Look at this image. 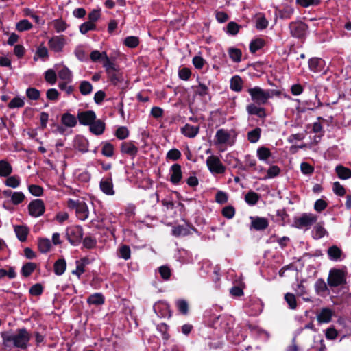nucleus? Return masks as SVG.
Segmentation results:
<instances>
[{"label":"nucleus","instance_id":"obj_23","mask_svg":"<svg viewBox=\"0 0 351 351\" xmlns=\"http://www.w3.org/2000/svg\"><path fill=\"white\" fill-rule=\"evenodd\" d=\"M256 156L259 160L268 163V160L271 156V152L268 147L261 146L257 149Z\"/></svg>","mask_w":351,"mask_h":351},{"label":"nucleus","instance_id":"obj_30","mask_svg":"<svg viewBox=\"0 0 351 351\" xmlns=\"http://www.w3.org/2000/svg\"><path fill=\"white\" fill-rule=\"evenodd\" d=\"M243 86V81L239 75L233 76L230 80V89L235 92H241Z\"/></svg>","mask_w":351,"mask_h":351},{"label":"nucleus","instance_id":"obj_45","mask_svg":"<svg viewBox=\"0 0 351 351\" xmlns=\"http://www.w3.org/2000/svg\"><path fill=\"white\" fill-rule=\"evenodd\" d=\"M259 200V195L254 191H249L245 196V201L250 206L255 205Z\"/></svg>","mask_w":351,"mask_h":351},{"label":"nucleus","instance_id":"obj_5","mask_svg":"<svg viewBox=\"0 0 351 351\" xmlns=\"http://www.w3.org/2000/svg\"><path fill=\"white\" fill-rule=\"evenodd\" d=\"M206 166L213 175L223 174L226 171V167L223 165L219 158L215 155H211L206 158Z\"/></svg>","mask_w":351,"mask_h":351},{"label":"nucleus","instance_id":"obj_47","mask_svg":"<svg viewBox=\"0 0 351 351\" xmlns=\"http://www.w3.org/2000/svg\"><path fill=\"white\" fill-rule=\"evenodd\" d=\"M52 24L57 33L63 32L68 27V25L62 19H56L53 21Z\"/></svg>","mask_w":351,"mask_h":351},{"label":"nucleus","instance_id":"obj_7","mask_svg":"<svg viewBox=\"0 0 351 351\" xmlns=\"http://www.w3.org/2000/svg\"><path fill=\"white\" fill-rule=\"evenodd\" d=\"M317 220V217L311 213H304L294 219V226L298 228H308Z\"/></svg>","mask_w":351,"mask_h":351},{"label":"nucleus","instance_id":"obj_3","mask_svg":"<svg viewBox=\"0 0 351 351\" xmlns=\"http://www.w3.org/2000/svg\"><path fill=\"white\" fill-rule=\"evenodd\" d=\"M247 93L251 97L252 100L258 105H264L267 101L279 93L274 89H263L260 86H254L247 89Z\"/></svg>","mask_w":351,"mask_h":351},{"label":"nucleus","instance_id":"obj_32","mask_svg":"<svg viewBox=\"0 0 351 351\" xmlns=\"http://www.w3.org/2000/svg\"><path fill=\"white\" fill-rule=\"evenodd\" d=\"M108 78L112 84L114 85H117L119 82H122L123 80V77L122 73L115 69L112 71H109L108 73Z\"/></svg>","mask_w":351,"mask_h":351},{"label":"nucleus","instance_id":"obj_25","mask_svg":"<svg viewBox=\"0 0 351 351\" xmlns=\"http://www.w3.org/2000/svg\"><path fill=\"white\" fill-rule=\"evenodd\" d=\"M251 226L256 230H263L267 228L268 221L265 218L256 217L252 219Z\"/></svg>","mask_w":351,"mask_h":351},{"label":"nucleus","instance_id":"obj_48","mask_svg":"<svg viewBox=\"0 0 351 351\" xmlns=\"http://www.w3.org/2000/svg\"><path fill=\"white\" fill-rule=\"evenodd\" d=\"M265 45V41L262 38H256L250 43V50L252 53H255L261 49Z\"/></svg>","mask_w":351,"mask_h":351},{"label":"nucleus","instance_id":"obj_28","mask_svg":"<svg viewBox=\"0 0 351 351\" xmlns=\"http://www.w3.org/2000/svg\"><path fill=\"white\" fill-rule=\"evenodd\" d=\"M61 122L66 127L73 128L77 124V119L74 115L67 112L62 114Z\"/></svg>","mask_w":351,"mask_h":351},{"label":"nucleus","instance_id":"obj_44","mask_svg":"<svg viewBox=\"0 0 351 351\" xmlns=\"http://www.w3.org/2000/svg\"><path fill=\"white\" fill-rule=\"evenodd\" d=\"M36 267V265L34 263H27L22 267L21 274L25 277H28L34 272Z\"/></svg>","mask_w":351,"mask_h":351},{"label":"nucleus","instance_id":"obj_62","mask_svg":"<svg viewBox=\"0 0 351 351\" xmlns=\"http://www.w3.org/2000/svg\"><path fill=\"white\" fill-rule=\"evenodd\" d=\"M268 26V21L266 18L260 15L257 17L256 21V28L260 30L265 29Z\"/></svg>","mask_w":351,"mask_h":351},{"label":"nucleus","instance_id":"obj_40","mask_svg":"<svg viewBox=\"0 0 351 351\" xmlns=\"http://www.w3.org/2000/svg\"><path fill=\"white\" fill-rule=\"evenodd\" d=\"M261 134V129L260 128H256L247 132V140L252 143H256L259 141Z\"/></svg>","mask_w":351,"mask_h":351},{"label":"nucleus","instance_id":"obj_61","mask_svg":"<svg viewBox=\"0 0 351 351\" xmlns=\"http://www.w3.org/2000/svg\"><path fill=\"white\" fill-rule=\"evenodd\" d=\"M222 215L228 219H232L235 215V209L232 206H227L223 208L221 210Z\"/></svg>","mask_w":351,"mask_h":351},{"label":"nucleus","instance_id":"obj_58","mask_svg":"<svg viewBox=\"0 0 351 351\" xmlns=\"http://www.w3.org/2000/svg\"><path fill=\"white\" fill-rule=\"evenodd\" d=\"M157 330L162 334V339L165 341H167L170 335L168 333L169 331V326L165 323H161L157 326Z\"/></svg>","mask_w":351,"mask_h":351},{"label":"nucleus","instance_id":"obj_56","mask_svg":"<svg viewBox=\"0 0 351 351\" xmlns=\"http://www.w3.org/2000/svg\"><path fill=\"white\" fill-rule=\"evenodd\" d=\"M285 300L289 305V308L295 309L297 302L295 296L293 293H287L285 295Z\"/></svg>","mask_w":351,"mask_h":351},{"label":"nucleus","instance_id":"obj_54","mask_svg":"<svg viewBox=\"0 0 351 351\" xmlns=\"http://www.w3.org/2000/svg\"><path fill=\"white\" fill-rule=\"evenodd\" d=\"M240 28L241 25L235 22L231 21L227 25L226 32L230 35L235 36L239 32Z\"/></svg>","mask_w":351,"mask_h":351},{"label":"nucleus","instance_id":"obj_42","mask_svg":"<svg viewBox=\"0 0 351 351\" xmlns=\"http://www.w3.org/2000/svg\"><path fill=\"white\" fill-rule=\"evenodd\" d=\"M280 173V169L277 165H271L269 167V169L266 171V174L264 176L263 179H271L277 177Z\"/></svg>","mask_w":351,"mask_h":351},{"label":"nucleus","instance_id":"obj_22","mask_svg":"<svg viewBox=\"0 0 351 351\" xmlns=\"http://www.w3.org/2000/svg\"><path fill=\"white\" fill-rule=\"evenodd\" d=\"M12 166L8 160H0V178L8 177L12 173Z\"/></svg>","mask_w":351,"mask_h":351},{"label":"nucleus","instance_id":"obj_17","mask_svg":"<svg viewBox=\"0 0 351 351\" xmlns=\"http://www.w3.org/2000/svg\"><path fill=\"white\" fill-rule=\"evenodd\" d=\"M121 152L126 154L134 158L138 152V147L134 145L133 141H125L121 144Z\"/></svg>","mask_w":351,"mask_h":351},{"label":"nucleus","instance_id":"obj_34","mask_svg":"<svg viewBox=\"0 0 351 351\" xmlns=\"http://www.w3.org/2000/svg\"><path fill=\"white\" fill-rule=\"evenodd\" d=\"M101 145V154L108 158L112 157L114 152V145L108 141L103 142Z\"/></svg>","mask_w":351,"mask_h":351},{"label":"nucleus","instance_id":"obj_13","mask_svg":"<svg viewBox=\"0 0 351 351\" xmlns=\"http://www.w3.org/2000/svg\"><path fill=\"white\" fill-rule=\"evenodd\" d=\"M99 188L106 195L112 196L115 194L112 179L110 177L102 178L99 182Z\"/></svg>","mask_w":351,"mask_h":351},{"label":"nucleus","instance_id":"obj_63","mask_svg":"<svg viewBox=\"0 0 351 351\" xmlns=\"http://www.w3.org/2000/svg\"><path fill=\"white\" fill-rule=\"evenodd\" d=\"M57 75L53 69H48L45 73L46 82L50 84H54L56 82Z\"/></svg>","mask_w":351,"mask_h":351},{"label":"nucleus","instance_id":"obj_8","mask_svg":"<svg viewBox=\"0 0 351 351\" xmlns=\"http://www.w3.org/2000/svg\"><path fill=\"white\" fill-rule=\"evenodd\" d=\"M66 44V40L64 35L53 36L48 41L49 49L56 53L62 52Z\"/></svg>","mask_w":351,"mask_h":351},{"label":"nucleus","instance_id":"obj_27","mask_svg":"<svg viewBox=\"0 0 351 351\" xmlns=\"http://www.w3.org/2000/svg\"><path fill=\"white\" fill-rule=\"evenodd\" d=\"M4 184L10 188L16 189L21 185V178L18 175L9 176L5 177Z\"/></svg>","mask_w":351,"mask_h":351},{"label":"nucleus","instance_id":"obj_15","mask_svg":"<svg viewBox=\"0 0 351 351\" xmlns=\"http://www.w3.org/2000/svg\"><path fill=\"white\" fill-rule=\"evenodd\" d=\"M326 63L319 58H312L308 60V68L313 73H320L324 71Z\"/></svg>","mask_w":351,"mask_h":351},{"label":"nucleus","instance_id":"obj_31","mask_svg":"<svg viewBox=\"0 0 351 351\" xmlns=\"http://www.w3.org/2000/svg\"><path fill=\"white\" fill-rule=\"evenodd\" d=\"M66 268V263L64 258L58 259L53 265L54 273L57 276H62Z\"/></svg>","mask_w":351,"mask_h":351},{"label":"nucleus","instance_id":"obj_43","mask_svg":"<svg viewBox=\"0 0 351 351\" xmlns=\"http://www.w3.org/2000/svg\"><path fill=\"white\" fill-rule=\"evenodd\" d=\"M32 27V24L27 19L21 20L16 24V29L20 32L29 30Z\"/></svg>","mask_w":351,"mask_h":351},{"label":"nucleus","instance_id":"obj_50","mask_svg":"<svg viewBox=\"0 0 351 351\" xmlns=\"http://www.w3.org/2000/svg\"><path fill=\"white\" fill-rule=\"evenodd\" d=\"M119 256L124 260H128L131 256V250L129 246L123 245L120 246L118 251Z\"/></svg>","mask_w":351,"mask_h":351},{"label":"nucleus","instance_id":"obj_14","mask_svg":"<svg viewBox=\"0 0 351 351\" xmlns=\"http://www.w3.org/2000/svg\"><path fill=\"white\" fill-rule=\"evenodd\" d=\"M170 181L173 184H178L182 178L181 165L173 164L170 168Z\"/></svg>","mask_w":351,"mask_h":351},{"label":"nucleus","instance_id":"obj_51","mask_svg":"<svg viewBox=\"0 0 351 351\" xmlns=\"http://www.w3.org/2000/svg\"><path fill=\"white\" fill-rule=\"evenodd\" d=\"M123 43L130 48H135L139 44V38L137 36H130L124 39Z\"/></svg>","mask_w":351,"mask_h":351},{"label":"nucleus","instance_id":"obj_12","mask_svg":"<svg viewBox=\"0 0 351 351\" xmlns=\"http://www.w3.org/2000/svg\"><path fill=\"white\" fill-rule=\"evenodd\" d=\"M96 118V114L93 110L82 111L77 114V119L80 123L83 125L89 126Z\"/></svg>","mask_w":351,"mask_h":351},{"label":"nucleus","instance_id":"obj_10","mask_svg":"<svg viewBox=\"0 0 351 351\" xmlns=\"http://www.w3.org/2000/svg\"><path fill=\"white\" fill-rule=\"evenodd\" d=\"M344 273L339 269L331 270L328 278V283L330 287H337L345 282Z\"/></svg>","mask_w":351,"mask_h":351},{"label":"nucleus","instance_id":"obj_49","mask_svg":"<svg viewBox=\"0 0 351 351\" xmlns=\"http://www.w3.org/2000/svg\"><path fill=\"white\" fill-rule=\"evenodd\" d=\"M79 89L82 95H87L92 92L93 86L89 82L84 80L81 82Z\"/></svg>","mask_w":351,"mask_h":351},{"label":"nucleus","instance_id":"obj_57","mask_svg":"<svg viewBox=\"0 0 351 351\" xmlns=\"http://www.w3.org/2000/svg\"><path fill=\"white\" fill-rule=\"evenodd\" d=\"M316 292L319 295H323L327 290L326 282L322 279H318L315 285Z\"/></svg>","mask_w":351,"mask_h":351},{"label":"nucleus","instance_id":"obj_2","mask_svg":"<svg viewBox=\"0 0 351 351\" xmlns=\"http://www.w3.org/2000/svg\"><path fill=\"white\" fill-rule=\"evenodd\" d=\"M237 134L234 130L219 129L214 136V145L221 151H225L228 147L235 144Z\"/></svg>","mask_w":351,"mask_h":351},{"label":"nucleus","instance_id":"obj_39","mask_svg":"<svg viewBox=\"0 0 351 351\" xmlns=\"http://www.w3.org/2000/svg\"><path fill=\"white\" fill-rule=\"evenodd\" d=\"M76 269L72 271V274L76 275L78 278H80L82 274L85 271V265L87 263L86 258H82L80 261H76Z\"/></svg>","mask_w":351,"mask_h":351},{"label":"nucleus","instance_id":"obj_24","mask_svg":"<svg viewBox=\"0 0 351 351\" xmlns=\"http://www.w3.org/2000/svg\"><path fill=\"white\" fill-rule=\"evenodd\" d=\"M14 230L16 237L21 241H25L27 240V234L29 233L28 228L25 226H14Z\"/></svg>","mask_w":351,"mask_h":351},{"label":"nucleus","instance_id":"obj_9","mask_svg":"<svg viewBox=\"0 0 351 351\" xmlns=\"http://www.w3.org/2000/svg\"><path fill=\"white\" fill-rule=\"evenodd\" d=\"M45 207L42 199H36L32 201L28 205L29 214L34 217H38L45 213Z\"/></svg>","mask_w":351,"mask_h":351},{"label":"nucleus","instance_id":"obj_38","mask_svg":"<svg viewBox=\"0 0 351 351\" xmlns=\"http://www.w3.org/2000/svg\"><path fill=\"white\" fill-rule=\"evenodd\" d=\"M38 247L41 253H47L50 250L51 243L49 239L41 238L38 239Z\"/></svg>","mask_w":351,"mask_h":351},{"label":"nucleus","instance_id":"obj_55","mask_svg":"<svg viewBox=\"0 0 351 351\" xmlns=\"http://www.w3.org/2000/svg\"><path fill=\"white\" fill-rule=\"evenodd\" d=\"M95 29H96V25L90 21L83 23L80 26V32L82 34H86L89 31H93V30H95Z\"/></svg>","mask_w":351,"mask_h":351},{"label":"nucleus","instance_id":"obj_16","mask_svg":"<svg viewBox=\"0 0 351 351\" xmlns=\"http://www.w3.org/2000/svg\"><path fill=\"white\" fill-rule=\"evenodd\" d=\"M153 308L158 317H165L171 316L169 306L165 302H158L154 304Z\"/></svg>","mask_w":351,"mask_h":351},{"label":"nucleus","instance_id":"obj_33","mask_svg":"<svg viewBox=\"0 0 351 351\" xmlns=\"http://www.w3.org/2000/svg\"><path fill=\"white\" fill-rule=\"evenodd\" d=\"M172 234L175 237H185L189 235L190 232V230L187 226H174L172 228Z\"/></svg>","mask_w":351,"mask_h":351},{"label":"nucleus","instance_id":"obj_64","mask_svg":"<svg viewBox=\"0 0 351 351\" xmlns=\"http://www.w3.org/2000/svg\"><path fill=\"white\" fill-rule=\"evenodd\" d=\"M158 271L162 279L167 280L169 279L171 275V271L170 268L167 265H162L158 268Z\"/></svg>","mask_w":351,"mask_h":351},{"label":"nucleus","instance_id":"obj_53","mask_svg":"<svg viewBox=\"0 0 351 351\" xmlns=\"http://www.w3.org/2000/svg\"><path fill=\"white\" fill-rule=\"evenodd\" d=\"M25 198L24 193L21 191H14L11 199L10 202L14 205H18L22 203Z\"/></svg>","mask_w":351,"mask_h":351},{"label":"nucleus","instance_id":"obj_52","mask_svg":"<svg viewBox=\"0 0 351 351\" xmlns=\"http://www.w3.org/2000/svg\"><path fill=\"white\" fill-rule=\"evenodd\" d=\"M328 254L330 259L337 261L341 255V250L337 246H332L328 250Z\"/></svg>","mask_w":351,"mask_h":351},{"label":"nucleus","instance_id":"obj_46","mask_svg":"<svg viewBox=\"0 0 351 351\" xmlns=\"http://www.w3.org/2000/svg\"><path fill=\"white\" fill-rule=\"evenodd\" d=\"M49 56L48 49L46 47L40 45L39 46L36 51L35 56L34 57V60H37L38 58L45 60Z\"/></svg>","mask_w":351,"mask_h":351},{"label":"nucleus","instance_id":"obj_41","mask_svg":"<svg viewBox=\"0 0 351 351\" xmlns=\"http://www.w3.org/2000/svg\"><path fill=\"white\" fill-rule=\"evenodd\" d=\"M90 304L100 305L104 303V297L100 293H96L90 295L87 300Z\"/></svg>","mask_w":351,"mask_h":351},{"label":"nucleus","instance_id":"obj_26","mask_svg":"<svg viewBox=\"0 0 351 351\" xmlns=\"http://www.w3.org/2000/svg\"><path fill=\"white\" fill-rule=\"evenodd\" d=\"M335 172L339 179L348 180L351 178V170L343 165L336 166Z\"/></svg>","mask_w":351,"mask_h":351},{"label":"nucleus","instance_id":"obj_11","mask_svg":"<svg viewBox=\"0 0 351 351\" xmlns=\"http://www.w3.org/2000/svg\"><path fill=\"white\" fill-rule=\"evenodd\" d=\"M291 34L296 38H302L306 35L307 25L302 22H292L289 25Z\"/></svg>","mask_w":351,"mask_h":351},{"label":"nucleus","instance_id":"obj_37","mask_svg":"<svg viewBox=\"0 0 351 351\" xmlns=\"http://www.w3.org/2000/svg\"><path fill=\"white\" fill-rule=\"evenodd\" d=\"M58 77L60 79L66 82H71L73 80L72 72L65 66L58 71Z\"/></svg>","mask_w":351,"mask_h":351},{"label":"nucleus","instance_id":"obj_6","mask_svg":"<svg viewBox=\"0 0 351 351\" xmlns=\"http://www.w3.org/2000/svg\"><path fill=\"white\" fill-rule=\"evenodd\" d=\"M66 236L71 244L77 245L83 237V230L80 226H71L67 229Z\"/></svg>","mask_w":351,"mask_h":351},{"label":"nucleus","instance_id":"obj_60","mask_svg":"<svg viewBox=\"0 0 351 351\" xmlns=\"http://www.w3.org/2000/svg\"><path fill=\"white\" fill-rule=\"evenodd\" d=\"M26 95L29 99L38 100L40 98V93L38 89L30 87L26 90Z\"/></svg>","mask_w":351,"mask_h":351},{"label":"nucleus","instance_id":"obj_59","mask_svg":"<svg viewBox=\"0 0 351 351\" xmlns=\"http://www.w3.org/2000/svg\"><path fill=\"white\" fill-rule=\"evenodd\" d=\"M115 136L120 140H124L128 137L129 130L126 127L121 126L116 130Z\"/></svg>","mask_w":351,"mask_h":351},{"label":"nucleus","instance_id":"obj_4","mask_svg":"<svg viewBox=\"0 0 351 351\" xmlns=\"http://www.w3.org/2000/svg\"><path fill=\"white\" fill-rule=\"evenodd\" d=\"M67 206L69 208L75 210L77 217L79 219L84 221L88 217L89 210L84 202L79 199H69Z\"/></svg>","mask_w":351,"mask_h":351},{"label":"nucleus","instance_id":"obj_1","mask_svg":"<svg viewBox=\"0 0 351 351\" xmlns=\"http://www.w3.org/2000/svg\"><path fill=\"white\" fill-rule=\"evenodd\" d=\"M1 336L5 351L12 347L25 350L31 339V334L25 328H19L14 333L8 331L2 332Z\"/></svg>","mask_w":351,"mask_h":351},{"label":"nucleus","instance_id":"obj_29","mask_svg":"<svg viewBox=\"0 0 351 351\" xmlns=\"http://www.w3.org/2000/svg\"><path fill=\"white\" fill-rule=\"evenodd\" d=\"M332 311L327 308H322L317 315V320L319 323H328L332 318Z\"/></svg>","mask_w":351,"mask_h":351},{"label":"nucleus","instance_id":"obj_35","mask_svg":"<svg viewBox=\"0 0 351 351\" xmlns=\"http://www.w3.org/2000/svg\"><path fill=\"white\" fill-rule=\"evenodd\" d=\"M326 233V230L321 223L316 224L312 230L313 237L316 239L322 238Z\"/></svg>","mask_w":351,"mask_h":351},{"label":"nucleus","instance_id":"obj_36","mask_svg":"<svg viewBox=\"0 0 351 351\" xmlns=\"http://www.w3.org/2000/svg\"><path fill=\"white\" fill-rule=\"evenodd\" d=\"M228 55L230 58L234 62H240L241 60L242 57V52L241 51L236 47H230L228 49Z\"/></svg>","mask_w":351,"mask_h":351},{"label":"nucleus","instance_id":"obj_18","mask_svg":"<svg viewBox=\"0 0 351 351\" xmlns=\"http://www.w3.org/2000/svg\"><path fill=\"white\" fill-rule=\"evenodd\" d=\"M88 141L82 136H77L73 141L74 148L82 153L88 152Z\"/></svg>","mask_w":351,"mask_h":351},{"label":"nucleus","instance_id":"obj_19","mask_svg":"<svg viewBox=\"0 0 351 351\" xmlns=\"http://www.w3.org/2000/svg\"><path fill=\"white\" fill-rule=\"evenodd\" d=\"M105 128V123L101 119H97L96 118L89 125V130L92 134L99 136L104 132Z\"/></svg>","mask_w":351,"mask_h":351},{"label":"nucleus","instance_id":"obj_20","mask_svg":"<svg viewBox=\"0 0 351 351\" xmlns=\"http://www.w3.org/2000/svg\"><path fill=\"white\" fill-rule=\"evenodd\" d=\"M181 133L186 137L189 138H195L199 132V126L192 125L191 124H185L180 130Z\"/></svg>","mask_w":351,"mask_h":351},{"label":"nucleus","instance_id":"obj_21","mask_svg":"<svg viewBox=\"0 0 351 351\" xmlns=\"http://www.w3.org/2000/svg\"><path fill=\"white\" fill-rule=\"evenodd\" d=\"M256 104H250L247 106L246 110L250 115H256L260 118L266 117V112L264 108L259 107Z\"/></svg>","mask_w":351,"mask_h":351}]
</instances>
